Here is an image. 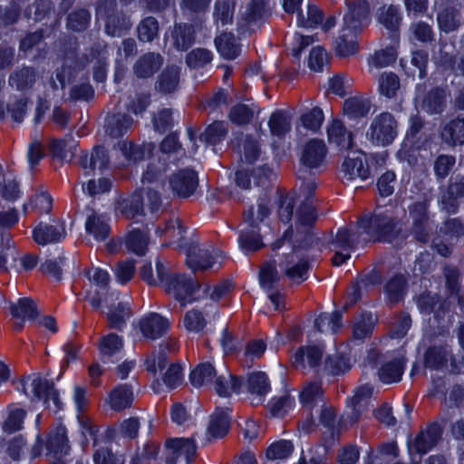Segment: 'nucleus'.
Instances as JSON below:
<instances>
[{"instance_id":"obj_1","label":"nucleus","mask_w":464,"mask_h":464,"mask_svg":"<svg viewBox=\"0 0 464 464\" xmlns=\"http://www.w3.org/2000/svg\"><path fill=\"white\" fill-rule=\"evenodd\" d=\"M316 218L314 208L309 200L305 201L296 212L295 227L287 229L283 237L271 246L274 251L283 248V251L296 253L307 249L314 242L315 237L311 232V227Z\"/></svg>"},{"instance_id":"obj_2","label":"nucleus","mask_w":464,"mask_h":464,"mask_svg":"<svg viewBox=\"0 0 464 464\" xmlns=\"http://www.w3.org/2000/svg\"><path fill=\"white\" fill-rule=\"evenodd\" d=\"M358 227L369 236V239L392 242L402 234L404 223L392 211L377 210L372 217L361 218Z\"/></svg>"},{"instance_id":"obj_3","label":"nucleus","mask_w":464,"mask_h":464,"mask_svg":"<svg viewBox=\"0 0 464 464\" xmlns=\"http://www.w3.org/2000/svg\"><path fill=\"white\" fill-rule=\"evenodd\" d=\"M180 247L187 256V264L192 269H210L220 266L224 256L222 252L208 244H200L198 240L190 239Z\"/></svg>"},{"instance_id":"obj_4","label":"nucleus","mask_w":464,"mask_h":464,"mask_svg":"<svg viewBox=\"0 0 464 464\" xmlns=\"http://www.w3.org/2000/svg\"><path fill=\"white\" fill-rule=\"evenodd\" d=\"M398 134V122L390 112L375 116L366 132L367 140L374 146L386 147L393 142Z\"/></svg>"},{"instance_id":"obj_5","label":"nucleus","mask_w":464,"mask_h":464,"mask_svg":"<svg viewBox=\"0 0 464 464\" xmlns=\"http://www.w3.org/2000/svg\"><path fill=\"white\" fill-rule=\"evenodd\" d=\"M162 287L168 294L173 295L181 307L201 297L198 282L185 275L169 273Z\"/></svg>"},{"instance_id":"obj_6","label":"nucleus","mask_w":464,"mask_h":464,"mask_svg":"<svg viewBox=\"0 0 464 464\" xmlns=\"http://www.w3.org/2000/svg\"><path fill=\"white\" fill-rule=\"evenodd\" d=\"M198 174L191 169H183L171 173L163 184L165 191H170L175 198H188L197 190Z\"/></svg>"},{"instance_id":"obj_7","label":"nucleus","mask_w":464,"mask_h":464,"mask_svg":"<svg viewBox=\"0 0 464 464\" xmlns=\"http://www.w3.org/2000/svg\"><path fill=\"white\" fill-rule=\"evenodd\" d=\"M97 14L105 19V31L111 36H121L130 28V19L116 10L115 0H102L97 8Z\"/></svg>"},{"instance_id":"obj_8","label":"nucleus","mask_w":464,"mask_h":464,"mask_svg":"<svg viewBox=\"0 0 464 464\" xmlns=\"http://www.w3.org/2000/svg\"><path fill=\"white\" fill-rule=\"evenodd\" d=\"M18 389L28 397H36L44 400L47 407L52 408L51 401L53 403V409H61V402L57 392L49 383L47 379H19L16 384Z\"/></svg>"},{"instance_id":"obj_9","label":"nucleus","mask_w":464,"mask_h":464,"mask_svg":"<svg viewBox=\"0 0 464 464\" xmlns=\"http://www.w3.org/2000/svg\"><path fill=\"white\" fill-rule=\"evenodd\" d=\"M169 464H189L197 454V444L191 438H171L165 443Z\"/></svg>"},{"instance_id":"obj_10","label":"nucleus","mask_w":464,"mask_h":464,"mask_svg":"<svg viewBox=\"0 0 464 464\" xmlns=\"http://www.w3.org/2000/svg\"><path fill=\"white\" fill-rule=\"evenodd\" d=\"M358 237L359 231H353L347 227H342L337 231L331 243L332 249L335 252L332 259L334 266H341L350 258V253L357 245Z\"/></svg>"},{"instance_id":"obj_11","label":"nucleus","mask_w":464,"mask_h":464,"mask_svg":"<svg viewBox=\"0 0 464 464\" xmlns=\"http://www.w3.org/2000/svg\"><path fill=\"white\" fill-rule=\"evenodd\" d=\"M324 355V348L318 345L300 346L292 355V366L307 374L310 370L318 367Z\"/></svg>"},{"instance_id":"obj_12","label":"nucleus","mask_w":464,"mask_h":464,"mask_svg":"<svg viewBox=\"0 0 464 464\" xmlns=\"http://www.w3.org/2000/svg\"><path fill=\"white\" fill-rule=\"evenodd\" d=\"M272 170L266 167H258L252 169H243L235 174V182L241 189L258 190L259 187L266 185Z\"/></svg>"},{"instance_id":"obj_13","label":"nucleus","mask_w":464,"mask_h":464,"mask_svg":"<svg viewBox=\"0 0 464 464\" xmlns=\"http://www.w3.org/2000/svg\"><path fill=\"white\" fill-rule=\"evenodd\" d=\"M144 365L149 374L156 376L162 374L163 377H179L184 374L185 367L180 362H167L164 354L152 353L146 356Z\"/></svg>"},{"instance_id":"obj_14","label":"nucleus","mask_w":464,"mask_h":464,"mask_svg":"<svg viewBox=\"0 0 464 464\" xmlns=\"http://www.w3.org/2000/svg\"><path fill=\"white\" fill-rule=\"evenodd\" d=\"M341 172L343 180L345 182L366 180L371 176L370 167L364 154L347 157L342 164Z\"/></svg>"},{"instance_id":"obj_15","label":"nucleus","mask_w":464,"mask_h":464,"mask_svg":"<svg viewBox=\"0 0 464 464\" xmlns=\"http://www.w3.org/2000/svg\"><path fill=\"white\" fill-rule=\"evenodd\" d=\"M326 154L327 148L324 140L312 139L304 145L300 154V162L307 169H318L324 164Z\"/></svg>"},{"instance_id":"obj_16","label":"nucleus","mask_w":464,"mask_h":464,"mask_svg":"<svg viewBox=\"0 0 464 464\" xmlns=\"http://www.w3.org/2000/svg\"><path fill=\"white\" fill-rule=\"evenodd\" d=\"M91 60L83 55L75 62L74 70H82L91 62L94 63L93 76L97 82H102L106 77L107 51L105 45L96 44L91 49Z\"/></svg>"},{"instance_id":"obj_17","label":"nucleus","mask_w":464,"mask_h":464,"mask_svg":"<svg viewBox=\"0 0 464 464\" xmlns=\"http://www.w3.org/2000/svg\"><path fill=\"white\" fill-rule=\"evenodd\" d=\"M68 450L65 428L59 426L48 436L45 442V455L50 459L51 464H62L60 459L68 452Z\"/></svg>"},{"instance_id":"obj_18","label":"nucleus","mask_w":464,"mask_h":464,"mask_svg":"<svg viewBox=\"0 0 464 464\" xmlns=\"http://www.w3.org/2000/svg\"><path fill=\"white\" fill-rule=\"evenodd\" d=\"M347 11L343 15V26L350 30L360 31L369 20L370 8L366 0H355L347 3Z\"/></svg>"},{"instance_id":"obj_19","label":"nucleus","mask_w":464,"mask_h":464,"mask_svg":"<svg viewBox=\"0 0 464 464\" xmlns=\"http://www.w3.org/2000/svg\"><path fill=\"white\" fill-rule=\"evenodd\" d=\"M437 442L434 430L421 431L413 440L408 441V454L411 464H420L421 455L430 450Z\"/></svg>"},{"instance_id":"obj_20","label":"nucleus","mask_w":464,"mask_h":464,"mask_svg":"<svg viewBox=\"0 0 464 464\" xmlns=\"http://www.w3.org/2000/svg\"><path fill=\"white\" fill-rule=\"evenodd\" d=\"M87 276L92 283L91 287L96 286V289L87 291L86 297L92 307L99 308L102 304V294L107 290L110 282V275L104 269L92 267L88 270Z\"/></svg>"},{"instance_id":"obj_21","label":"nucleus","mask_w":464,"mask_h":464,"mask_svg":"<svg viewBox=\"0 0 464 464\" xmlns=\"http://www.w3.org/2000/svg\"><path fill=\"white\" fill-rule=\"evenodd\" d=\"M283 256L285 260L279 263V266L284 269L285 275L293 281L305 280L310 267L308 261L294 252L283 251Z\"/></svg>"},{"instance_id":"obj_22","label":"nucleus","mask_w":464,"mask_h":464,"mask_svg":"<svg viewBox=\"0 0 464 464\" xmlns=\"http://www.w3.org/2000/svg\"><path fill=\"white\" fill-rule=\"evenodd\" d=\"M109 162L108 151L102 146H95L90 153H82L79 160L80 166L87 177L95 175L96 170L105 169Z\"/></svg>"},{"instance_id":"obj_23","label":"nucleus","mask_w":464,"mask_h":464,"mask_svg":"<svg viewBox=\"0 0 464 464\" xmlns=\"http://www.w3.org/2000/svg\"><path fill=\"white\" fill-rule=\"evenodd\" d=\"M265 14L264 0H251L237 19L238 31L244 34L254 30L253 27L264 18Z\"/></svg>"},{"instance_id":"obj_24","label":"nucleus","mask_w":464,"mask_h":464,"mask_svg":"<svg viewBox=\"0 0 464 464\" xmlns=\"http://www.w3.org/2000/svg\"><path fill=\"white\" fill-rule=\"evenodd\" d=\"M66 236L63 222L54 224L40 223L33 231V238L38 245H47L61 241Z\"/></svg>"},{"instance_id":"obj_25","label":"nucleus","mask_w":464,"mask_h":464,"mask_svg":"<svg viewBox=\"0 0 464 464\" xmlns=\"http://www.w3.org/2000/svg\"><path fill=\"white\" fill-rule=\"evenodd\" d=\"M139 327L145 338L156 340L167 333L169 323L160 314L151 313L140 321Z\"/></svg>"},{"instance_id":"obj_26","label":"nucleus","mask_w":464,"mask_h":464,"mask_svg":"<svg viewBox=\"0 0 464 464\" xmlns=\"http://www.w3.org/2000/svg\"><path fill=\"white\" fill-rule=\"evenodd\" d=\"M241 393L246 394L253 405H258L265 401L270 392L267 379H239Z\"/></svg>"},{"instance_id":"obj_27","label":"nucleus","mask_w":464,"mask_h":464,"mask_svg":"<svg viewBox=\"0 0 464 464\" xmlns=\"http://www.w3.org/2000/svg\"><path fill=\"white\" fill-rule=\"evenodd\" d=\"M327 138L329 143L334 144L340 150H347L353 146V133L339 120L332 121L327 126Z\"/></svg>"},{"instance_id":"obj_28","label":"nucleus","mask_w":464,"mask_h":464,"mask_svg":"<svg viewBox=\"0 0 464 464\" xmlns=\"http://www.w3.org/2000/svg\"><path fill=\"white\" fill-rule=\"evenodd\" d=\"M163 57L157 53H148L140 56L133 65V72L138 78L151 77L162 65Z\"/></svg>"},{"instance_id":"obj_29","label":"nucleus","mask_w":464,"mask_h":464,"mask_svg":"<svg viewBox=\"0 0 464 464\" xmlns=\"http://www.w3.org/2000/svg\"><path fill=\"white\" fill-rule=\"evenodd\" d=\"M229 407H218L210 415L208 432L213 438L226 435L229 430Z\"/></svg>"},{"instance_id":"obj_30","label":"nucleus","mask_w":464,"mask_h":464,"mask_svg":"<svg viewBox=\"0 0 464 464\" xmlns=\"http://www.w3.org/2000/svg\"><path fill=\"white\" fill-rule=\"evenodd\" d=\"M371 101L361 95L347 98L343 105L344 115L351 120L365 118L371 111Z\"/></svg>"},{"instance_id":"obj_31","label":"nucleus","mask_w":464,"mask_h":464,"mask_svg":"<svg viewBox=\"0 0 464 464\" xmlns=\"http://www.w3.org/2000/svg\"><path fill=\"white\" fill-rule=\"evenodd\" d=\"M358 31L350 30L343 26L339 34L334 39V50L338 56L348 57L356 53L358 44L355 34Z\"/></svg>"},{"instance_id":"obj_32","label":"nucleus","mask_w":464,"mask_h":464,"mask_svg":"<svg viewBox=\"0 0 464 464\" xmlns=\"http://www.w3.org/2000/svg\"><path fill=\"white\" fill-rule=\"evenodd\" d=\"M119 148L128 161L137 163L150 157L155 149V145L152 143L140 145L125 140L119 143Z\"/></svg>"},{"instance_id":"obj_33","label":"nucleus","mask_w":464,"mask_h":464,"mask_svg":"<svg viewBox=\"0 0 464 464\" xmlns=\"http://www.w3.org/2000/svg\"><path fill=\"white\" fill-rule=\"evenodd\" d=\"M133 400V388L130 385L122 384L110 392L107 398V403L113 411H120L130 407Z\"/></svg>"},{"instance_id":"obj_34","label":"nucleus","mask_w":464,"mask_h":464,"mask_svg":"<svg viewBox=\"0 0 464 464\" xmlns=\"http://www.w3.org/2000/svg\"><path fill=\"white\" fill-rule=\"evenodd\" d=\"M441 140L449 146L464 144V119L456 118L445 123L440 131Z\"/></svg>"},{"instance_id":"obj_35","label":"nucleus","mask_w":464,"mask_h":464,"mask_svg":"<svg viewBox=\"0 0 464 464\" xmlns=\"http://www.w3.org/2000/svg\"><path fill=\"white\" fill-rule=\"evenodd\" d=\"M294 445L290 440H281L272 443L266 451L265 464H281L294 451Z\"/></svg>"},{"instance_id":"obj_36","label":"nucleus","mask_w":464,"mask_h":464,"mask_svg":"<svg viewBox=\"0 0 464 464\" xmlns=\"http://www.w3.org/2000/svg\"><path fill=\"white\" fill-rule=\"evenodd\" d=\"M12 315L19 320L16 327L21 329L25 320H33L38 315L35 304L30 298H21L10 306Z\"/></svg>"},{"instance_id":"obj_37","label":"nucleus","mask_w":464,"mask_h":464,"mask_svg":"<svg viewBox=\"0 0 464 464\" xmlns=\"http://www.w3.org/2000/svg\"><path fill=\"white\" fill-rule=\"evenodd\" d=\"M155 268L156 276L153 273L151 264L146 263L141 266L140 276L149 285L156 286L161 285L163 286L170 272L160 260L156 261Z\"/></svg>"},{"instance_id":"obj_38","label":"nucleus","mask_w":464,"mask_h":464,"mask_svg":"<svg viewBox=\"0 0 464 464\" xmlns=\"http://www.w3.org/2000/svg\"><path fill=\"white\" fill-rule=\"evenodd\" d=\"M324 391L318 379L308 382L299 393L300 402L304 407L312 409L319 402H323Z\"/></svg>"},{"instance_id":"obj_39","label":"nucleus","mask_w":464,"mask_h":464,"mask_svg":"<svg viewBox=\"0 0 464 464\" xmlns=\"http://www.w3.org/2000/svg\"><path fill=\"white\" fill-rule=\"evenodd\" d=\"M179 72L178 66H167L158 77L156 89L165 94L175 92L179 83Z\"/></svg>"},{"instance_id":"obj_40","label":"nucleus","mask_w":464,"mask_h":464,"mask_svg":"<svg viewBox=\"0 0 464 464\" xmlns=\"http://www.w3.org/2000/svg\"><path fill=\"white\" fill-rule=\"evenodd\" d=\"M437 20L441 31L445 33L453 32L461 24L459 9L454 5L446 6L438 14Z\"/></svg>"},{"instance_id":"obj_41","label":"nucleus","mask_w":464,"mask_h":464,"mask_svg":"<svg viewBox=\"0 0 464 464\" xmlns=\"http://www.w3.org/2000/svg\"><path fill=\"white\" fill-rule=\"evenodd\" d=\"M171 37L173 46L179 51L188 50L195 40V30L191 24H176Z\"/></svg>"},{"instance_id":"obj_42","label":"nucleus","mask_w":464,"mask_h":464,"mask_svg":"<svg viewBox=\"0 0 464 464\" xmlns=\"http://www.w3.org/2000/svg\"><path fill=\"white\" fill-rule=\"evenodd\" d=\"M36 72L31 67H23L10 74L8 82L19 91L32 88L36 82Z\"/></svg>"},{"instance_id":"obj_43","label":"nucleus","mask_w":464,"mask_h":464,"mask_svg":"<svg viewBox=\"0 0 464 464\" xmlns=\"http://www.w3.org/2000/svg\"><path fill=\"white\" fill-rule=\"evenodd\" d=\"M132 125V119L125 114H112L106 118V132L112 138L123 135Z\"/></svg>"},{"instance_id":"obj_44","label":"nucleus","mask_w":464,"mask_h":464,"mask_svg":"<svg viewBox=\"0 0 464 464\" xmlns=\"http://www.w3.org/2000/svg\"><path fill=\"white\" fill-rule=\"evenodd\" d=\"M170 163L166 158L160 157L157 161L150 162L142 175V183L150 184L161 181L166 172L170 169Z\"/></svg>"},{"instance_id":"obj_45","label":"nucleus","mask_w":464,"mask_h":464,"mask_svg":"<svg viewBox=\"0 0 464 464\" xmlns=\"http://www.w3.org/2000/svg\"><path fill=\"white\" fill-rule=\"evenodd\" d=\"M446 105V93L442 89L430 91L422 101V109L430 114H440Z\"/></svg>"},{"instance_id":"obj_46","label":"nucleus","mask_w":464,"mask_h":464,"mask_svg":"<svg viewBox=\"0 0 464 464\" xmlns=\"http://www.w3.org/2000/svg\"><path fill=\"white\" fill-rule=\"evenodd\" d=\"M218 53L226 59H235L240 53V47L231 33H223L215 39Z\"/></svg>"},{"instance_id":"obj_47","label":"nucleus","mask_w":464,"mask_h":464,"mask_svg":"<svg viewBox=\"0 0 464 464\" xmlns=\"http://www.w3.org/2000/svg\"><path fill=\"white\" fill-rule=\"evenodd\" d=\"M120 212L127 219H134L143 216V198L141 194L135 193L120 203Z\"/></svg>"},{"instance_id":"obj_48","label":"nucleus","mask_w":464,"mask_h":464,"mask_svg":"<svg viewBox=\"0 0 464 464\" xmlns=\"http://www.w3.org/2000/svg\"><path fill=\"white\" fill-rule=\"evenodd\" d=\"M374 389L369 384L358 387L353 394L348 398L347 403L353 409L354 420L359 417L360 411L364 408L367 401L373 394Z\"/></svg>"},{"instance_id":"obj_49","label":"nucleus","mask_w":464,"mask_h":464,"mask_svg":"<svg viewBox=\"0 0 464 464\" xmlns=\"http://www.w3.org/2000/svg\"><path fill=\"white\" fill-rule=\"evenodd\" d=\"M11 258L13 262H16L19 254L14 247V242L9 233H1L0 238V273L7 271V258Z\"/></svg>"},{"instance_id":"obj_50","label":"nucleus","mask_w":464,"mask_h":464,"mask_svg":"<svg viewBox=\"0 0 464 464\" xmlns=\"http://www.w3.org/2000/svg\"><path fill=\"white\" fill-rule=\"evenodd\" d=\"M351 368L352 362L350 358L340 353L328 355L324 362V371L329 375H343Z\"/></svg>"},{"instance_id":"obj_51","label":"nucleus","mask_w":464,"mask_h":464,"mask_svg":"<svg viewBox=\"0 0 464 464\" xmlns=\"http://www.w3.org/2000/svg\"><path fill=\"white\" fill-rule=\"evenodd\" d=\"M211 381V389H214L220 397L228 398L233 394L241 393V381L239 379H207Z\"/></svg>"},{"instance_id":"obj_52","label":"nucleus","mask_w":464,"mask_h":464,"mask_svg":"<svg viewBox=\"0 0 464 464\" xmlns=\"http://www.w3.org/2000/svg\"><path fill=\"white\" fill-rule=\"evenodd\" d=\"M86 232L92 235L95 240L103 241L110 234V226L101 216L90 215L85 222Z\"/></svg>"},{"instance_id":"obj_53","label":"nucleus","mask_w":464,"mask_h":464,"mask_svg":"<svg viewBox=\"0 0 464 464\" xmlns=\"http://www.w3.org/2000/svg\"><path fill=\"white\" fill-rule=\"evenodd\" d=\"M268 125L273 136L282 138L291 130L290 116L282 111H276L271 114Z\"/></svg>"},{"instance_id":"obj_54","label":"nucleus","mask_w":464,"mask_h":464,"mask_svg":"<svg viewBox=\"0 0 464 464\" xmlns=\"http://www.w3.org/2000/svg\"><path fill=\"white\" fill-rule=\"evenodd\" d=\"M341 312L322 314L314 321V327L320 333L335 334L342 327Z\"/></svg>"},{"instance_id":"obj_55","label":"nucleus","mask_w":464,"mask_h":464,"mask_svg":"<svg viewBox=\"0 0 464 464\" xmlns=\"http://www.w3.org/2000/svg\"><path fill=\"white\" fill-rule=\"evenodd\" d=\"M407 289V280L402 275L392 276L385 285V292L389 300L397 303L402 299Z\"/></svg>"},{"instance_id":"obj_56","label":"nucleus","mask_w":464,"mask_h":464,"mask_svg":"<svg viewBox=\"0 0 464 464\" xmlns=\"http://www.w3.org/2000/svg\"><path fill=\"white\" fill-rule=\"evenodd\" d=\"M238 244L240 248L246 253L257 251L264 246L258 232L249 226L241 231Z\"/></svg>"},{"instance_id":"obj_57","label":"nucleus","mask_w":464,"mask_h":464,"mask_svg":"<svg viewBox=\"0 0 464 464\" xmlns=\"http://www.w3.org/2000/svg\"><path fill=\"white\" fill-rule=\"evenodd\" d=\"M324 19L323 12L314 5H308L305 12L298 13L297 24L304 28H314L322 24Z\"/></svg>"},{"instance_id":"obj_58","label":"nucleus","mask_w":464,"mask_h":464,"mask_svg":"<svg viewBox=\"0 0 464 464\" xmlns=\"http://www.w3.org/2000/svg\"><path fill=\"white\" fill-rule=\"evenodd\" d=\"M400 87V79L393 72H385L379 78V92L389 99L396 96Z\"/></svg>"},{"instance_id":"obj_59","label":"nucleus","mask_w":464,"mask_h":464,"mask_svg":"<svg viewBox=\"0 0 464 464\" xmlns=\"http://www.w3.org/2000/svg\"><path fill=\"white\" fill-rule=\"evenodd\" d=\"M295 398L285 395L279 398H273L268 404V410L272 416L281 418L286 415L295 408Z\"/></svg>"},{"instance_id":"obj_60","label":"nucleus","mask_w":464,"mask_h":464,"mask_svg":"<svg viewBox=\"0 0 464 464\" xmlns=\"http://www.w3.org/2000/svg\"><path fill=\"white\" fill-rule=\"evenodd\" d=\"M149 238L147 235L140 230H132L126 238V246L131 252L142 256L148 247Z\"/></svg>"},{"instance_id":"obj_61","label":"nucleus","mask_w":464,"mask_h":464,"mask_svg":"<svg viewBox=\"0 0 464 464\" xmlns=\"http://www.w3.org/2000/svg\"><path fill=\"white\" fill-rule=\"evenodd\" d=\"M235 3L232 0H218L215 4L214 16L216 22L222 25L230 24L233 20Z\"/></svg>"},{"instance_id":"obj_62","label":"nucleus","mask_w":464,"mask_h":464,"mask_svg":"<svg viewBox=\"0 0 464 464\" xmlns=\"http://www.w3.org/2000/svg\"><path fill=\"white\" fill-rule=\"evenodd\" d=\"M130 315V311L126 304H118L116 306H111L107 313L110 327L121 329Z\"/></svg>"},{"instance_id":"obj_63","label":"nucleus","mask_w":464,"mask_h":464,"mask_svg":"<svg viewBox=\"0 0 464 464\" xmlns=\"http://www.w3.org/2000/svg\"><path fill=\"white\" fill-rule=\"evenodd\" d=\"M408 211L411 224L430 223L428 200L413 202L408 207Z\"/></svg>"},{"instance_id":"obj_64","label":"nucleus","mask_w":464,"mask_h":464,"mask_svg":"<svg viewBox=\"0 0 464 464\" xmlns=\"http://www.w3.org/2000/svg\"><path fill=\"white\" fill-rule=\"evenodd\" d=\"M139 39L142 42L153 41L159 34V24L152 16L143 19L137 28Z\"/></svg>"}]
</instances>
